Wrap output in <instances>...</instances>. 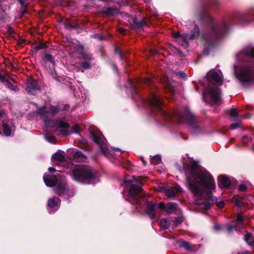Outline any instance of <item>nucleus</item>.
Returning a JSON list of instances; mask_svg holds the SVG:
<instances>
[{
	"instance_id": "bb28decb",
	"label": "nucleus",
	"mask_w": 254,
	"mask_h": 254,
	"mask_svg": "<svg viewBox=\"0 0 254 254\" xmlns=\"http://www.w3.org/2000/svg\"><path fill=\"white\" fill-rule=\"evenodd\" d=\"M151 163L154 165H157L161 162V158L160 155L154 156L151 159Z\"/></svg>"
},
{
	"instance_id": "423d86ee",
	"label": "nucleus",
	"mask_w": 254,
	"mask_h": 254,
	"mask_svg": "<svg viewBox=\"0 0 254 254\" xmlns=\"http://www.w3.org/2000/svg\"><path fill=\"white\" fill-rule=\"evenodd\" d=\"M203 99L207 103L212 105H219L221 103V92L215 85H209L203 92Z\"/></svg>"
},
{
	"instance_id": "864d4df0",
	"label": "nucleus",
	"mask_w": 254,
	"mask_h": 254,
	"mask_svg": "<svg viewBox=\"0 0 254 254\" xmlns=\"http://www.w3.org/2000/svg\"><path fill=\"white\" fill-rule=\"evenodd\" d=\"M112 149L115 151H121V150L119 148L113 147Z\"/></svg>"
},
{
	"instance_id": "393cba45",
	"label": "nucleus",
	"mask_w": 254,
	"mask_h": 254,
	"mask_svg": "<svg viewBox=\"0 0 254 254\" xmlns=\"http://www.w3.org/2000/svg\"><path fill=\"white\" fill-rule=\"evenodd\" d=\"M52 158L54 160L63 162L64 160V157L63 154L61 152H56L52 156Z\"/></svg>"
},
{
	"instance_id": "c9c22d12",
	"label": "nucleus",
	"mask_w": 254,
	"mask_h": 254,
	"mask_svg": "<svg viewBox=\"0 0 254 254\" xmlns=\"http://www.w3.org/2000/svg\"><path fill=\"white\" fill-rule=\"evenodd\" d=\"M240 127V124L239 122H237L236 123L232 124L231 125V128L233 129H236L237 128Z\"/></svg>"
},
{
	"instance_id": "6ab92c4d",
	"label": "nucleus",
	"mask_w": 254,
	"mask_h": 254,
	"mask_svg": "<svg viewBox=\"0 0 254 254\" xmlns=\"http://www.w3.org/2000/svg\"><path fill=\"white\" fill-rule=\"evenodd\" d=\"M2 130L6 136H10L14 131V127L13 126H9L7 124L2 125Z\"/></svg>"
},
{
	"instance_id": "6e6552de",
	"label": "nucleus",
	"mask_w": 254,
	"mask_h": 254,
	"mask_svg": "<svg viewBox=\"0 0 254 254\" xmlns=\"http://www.w3.org/2000/svg\"><path fill=\"white\" fill-rule=\"evenodd\" d=\"M199 34V28L197 26H195L193 31L190 35L184 34L181 35L178 32L173 33V37L176 39V41L180 44L182 46L185 48L188 47L189 40L194 39Z\"/></svg>"
},
{
	"instance_id": "7ed1b4c3",
	"label": "nucleus",
	"mask_w": 254,
	"mask_h": 254,
	"mask_svg": "<svg viewBox=\"0 0 254 254\" xmlns=\"http://www.w3.org/2000/svg\"><path fill=\"white\" fill-rule=\"evenodd\" d=\"M72 174L73 180L86 184L96 181L98 177L97 172L86 165H76Z\"/></svg>"
},
{
	"instance_id": "4468645a",
	"label": "nucleus",
	"mask_w": 254,
	"mask_h": 254,
	"mask_svg": "<svg viewBox=\"0 0 254 254\" xmlns=\"http://www.w3.org/2000/svg\"><path fill=\"white\" fill-rule=\"evenodd\" d=\"M157 204L153 202H149L147 204L146 213L149 215L150 218L152 220L156 219Z\"/></svg>"
},
{
	"instance_id": "bf43d9fd",
	"label": "nucleus",
	"mask_w": 254,
	"mask_h": 254,
	"mask_svg": "<svg viewBox=\"0 0 254 254\" xmlns=\"http://www.w3.org/2000/svg\"><path fill=\"white\" fill-rule=\"evenodd\" d=\"M177 50L178 51L179 54L180 55H182V53L180 51H179V50Z\"/></svg>"
},
{
	"instance_id": "f03ea898",
	"label": "nucleus",
	"mask_w": 254,
	"mask_h": 254,
	"mask_svg": "<svg viewBox=\"0 0 254 254\" xmlns=\"http://www.w3.org/2000/svg\"><path fill=\"white\" fill-rule=\"evenodd\" d=\"M148 103L153 110H156L165 119L173 118L178 124L186 123L189 126L190 131L194 134L201 132V128L196 124L197 118L191 113L189 108L186 107L183 112L177 111L174 114L167 113L161 109L162 102L158 95L152 93L148 100Z\"/></svg>"
},
{
	"instance_id": "20e7f679",
	"label": "nucleus",
	"mask_w": 254,
	"mask_h": 254,
	"mask_svg": "<svg viewBox=\"0 0 254 254\" xmlns=\"http://www.w3.org/2000/svg\"><path fill=\"white\" fill-rule=\"evenodd\" d=\"M43 180L48 187H51L56 186L55 191L60 195H69L70 191L66 187L65 179L62 175L57 174L54 176L45 174L43 176Z\"/></svg>"
},
{
	"instance_id": "aec40b11",
	"label": "nucleus",
	"mask_w": 254,
	"mask_h": 254,
	"mask_svg": "<svg viewBox=\"0 0 254 254\" xmlns=\"http://www.w3.org/2000/svg\"><path fill=\"white\" fill-rule=\"evenodd\" d=\"M177 244L179 248H184L186 250L188 251H190L192 249V247L190 246V244L183 240L181 239L178 240L177 242Z\"/></svg>"
},
{
	"instance_id": "4d7b16f0",
	"label": "nucleus",
	"mask_w": 254,
	"mask_h": 254,
	"mask_svg": "<svg viewBox=\"0 0 254 254\" xmlns=\"http://www.w3.org/2000/svg\"><path fill=\"white\" fill-rule=\"evenodd\" d=\"M94 37H96V38H99L100 39H102V37H101L99 36H98V35H95V36H94Z\"/></svg>"
},
{
	"instance_id": "7c9ffc66",
	"label": "nucleus",
	"mask_w": 254,
	"mask_h": 254,
	"mask_svg": "<svg viewBox=\"0 0 254 254\" xmlns=\"http://www.w3.org/2000/svg\"><path fill=\"white\" fill-rule=\"evenodd\" d=\"M143 82L145 84L148 86L152 85L153 84V81L148 77L145 78Z\"/></svg>"
},
{
	"instance_id": "58836bf2",
	"label": "nucleus",
	"mask_w": 254,
	"mask_h": 254,
	"mask_svg": "<svg viewBox=\"0 0 254 254\" xmlns=\"http://www.w3.org/2000/svg\"><path fill=\"white\" fill-rule=\"evenodd\" d=\"M158 207L161 209H165L166 210V206L164 203L161 202L158 204Z\"/></svg>"
},
{
	"instance_id": "473e14b6",
	"label": "nucleus",
	"mask_w": 254,
	"mask_h": 254,
	"mask_svg": "<svg viewBox=\"0 0 254 254\" xmlns=\"http://www.w3.org/2000/svg\"><path fill=\"white\" fill-rule=\"evenodd\" d=\"M70 133H76L79 130V127L78 126H74L72 127L70 129Z\"/></svg>"
},
{
	"instance_id": "f8f14e48",
	"label": "nucleus",
	"mask_w": 254,
	"mask_h": 254,
	"mask_svg": "<svg viewBox=\"0 0 254 254\" xmlns=\"http://www.w3.org/2000/svg\"><path fill=\"white\" fill-rule=\"evenodd\" d=\"M243 218L241 215H238L235 222L233 224H228L226 225V229L229 232H231L233 229H235L237 231H240V229L244 227Z\"/></svg>"
},
{
	"instance_id": "603ef678",
	"label": "nucleus",
	"mask_w": 254,
	"mask_h": 254,
	"mask_svg": "<svg viewBox=\"0 0 254 254\" xmlns=\"http://www.w3.org/2000/svg\"><path fill=\"white\" fill-rule=\"evenodd\" d=\"M238 254H250L247 251H245V252H242L241 253H239Z\"/></svg>"
},
{
	"instance_id": "ea45409f",
	"label": "nucleus",
	"mask_w": 254,
	"mask_h": 254,
	"mask_svg": "<svg viewBox=\"0 0 254 254\" xmlns=\"http://www.w3.org/2000/svg\"><path fill=\"white\" fill-rule=\"evenodd\" d=\"M46 139L48 141H49L51 143H54V142H55V138L53 136H49V137L46 136Z\"/></svg>"
},
{
	"instance_id": "09e8293b",
	"label": "nucleus",
	"mask_w": 254,
	"mask_h": 254,
	"mask_svg": "<svg viewBox=\"0 0 254 254\" xmlns=\"http://www.w3.org/2000/svg\"><path fill=\"white\" fill-rule=\"evenodd\" d=\"M214 228L216 230H219L222 229V226L221 225H215L214 226Z\"/></svg>"
},
{
	"instance_id": "cd10ccee",
	"label": "nucleus",
	"mask_w": 254,
	"mask_h": 254,
	"mask_svg": "<svg viewBox=\"0 0 254 254\" xmlns=\"http://www.w3.org/2000/svg\"><path fill=\"white\" fill-rule=\"evenodd\" d=\"M183 220L180 217H176L175 219L173 221L172 226L173 227H175L177 226L178 225L182 223Z\"/></svg>"
},
{
	"instance_id": "f257e3e1",
	"label": "nucleus",
	"mask_w": 254,
	"mask_h": 254,
	"mask_svg": "<svg viewBox=\"0 0 254 254\" xmlns=\"http://www.w3.org/2000/svg\"><path fill=\"white\" fill-rule=\"evenodd\" d=\"M188 188L195 197V203L205 210L208 209L214 201L211 191L215 188L213 177L194 161H190L186 170Z\"/></svg>"
},
{
	"instance_id": "e433bc0d",
	"label": "nucleus",
	"mask_w": 254,
	"mask_h": 254,
	"mask_svg": "<svg viewBox=\"0 0 254 254\" xmlns=\"http://www.w3.org/2000/svg\"><path fill=\"white\" fill-rule=\"evenodd\" d=\"M176 75L182 78H186V74L184 72H179L176 73Z\"/></svg>"
},
{
	"instance_id": "37998d69",
	"label": "nucleus",
	"mask_w": 254,
	"mask_h": 254,
	"mask_svg": "<svg viewBox=\"0 0 254 254\" xmlns=\"http://www.w3.org/2000/svg\"><path fill=\"white\" fill-rule=\"evenodd\" d=\"M175 189L179 192H181L183 191L182 188L178 185H177L175 187Z\"/></svg>"
},
{
	"instance_id": "2eb2a0df",
	"label": "nucleus",
	"mask_w": 254,
	"mask_h": 254,
	"mask_svg": "<svg viewBox=\"0 0 254 254\" xmlns=\"http://www.w3.org/2000/svg\"><path fill=\"white\" fill-rule=\"evenodd\" d=\"M226 114L229 116L230 119L232 121L239 122L241 121L243 118L242 116H239L238 112L235 108H231L226 110Z\"/></svg>"
},
{
	"instance_id": "49530a36",
	"label": "nucleus",
	"mask_w": 254,
	"mask_h": 254,
	"mask_svg": "<svg viewBox=\"0 0 254 254\" xmlns=\"http://www.w3.org/2000/svg\"><path fill=\"white\" fill-rule=\"evenodd\" d=\"M0 80L2 82H3L5 83V84H6L7 83V81H6V80H5L4 77L3 75H0Z\"/></svg>"
},
{
	"instance_id": "9d476101",
	"label": "nucleus",
	"mask_w": 254,
	"mask_h": 254,
	"mask_svg": "<svg viewBox=\"0 0 254 254\" xmlns=\"http://www.w3.org/2000/svg\"><path fill=\"white\" fill-rule=\"evenodd\" d=\"M133 180H131L128 178V187L130 185V189L128 192V195L133 196L138 194L141 190V183L138 178L132 177Z\"/></svg>"
},
{
	"instance_id": "4c0bfd02",
	"label": "nucleus",
	"mask_w": 254,
	"mask_h": 254,
	"mask_svg": "<svg viewBox=\"0 0 254 254\" xmlns=\"http://www.w3.org/2000/svg\"><path fill=\"white\" fill-rule=\"evenodd\" d=\"M45 57L47 60L51 62L52 63H54V61H53V58H52V56L51 55L47 54V55H46Z\"/></svg>"
},
{
	"instance_id": "de8ad7c7",
	"label": "nucleus",
	"mask_w": 254,
	"mask_h": 254,
	"mask_svg": "<svg viewBox=\"0 0 254 254\" xmlns=\"http://www.w3.org/2000/svg\"><path fill=\"white\" fill-rule=\"evenodd\" d=\"M119 31L122 34H125L126 33V30L122 28L119 29Z\"/></svg>"
},
{
	"instance_id": "a211bd4d",
	"label": "nucleus",
	"mask_w": 254,
	"mask_h": 254,
	"mask_svg": "<svg viewBox=\"0 0 254 254\" xmlns=\"http://www.w3.org/2000/svg\"><path fill=\"white\" fill-rule=\"evenodd\" d=\"M178 205L175 203H169L166 207V212L169 214L176 213L178 211Z\"/></svg>"
},
{
	"instance_id": "5fc2aeb1",
	"label": "nucleus",
	"mask_w": 254,
	"mask_h": 254,
	"mask_svg": "<svg viewBox=\"0 0 254 254\" xmlns=\"http://www.w3.org/2000/svg\"><path fill=\"white\" fill-rule=\"evenodd\" d=\"M244 18H242V19H241V21H240L241 24H243V25L245 24V22H244L243 21V19H244Z\"/></svg>"
},
{
	"instance_id": "39448f33",
	"label": "nucleus",
	"mask_w": 254,
	"mask_h": 254,
	"mask_svg": "<svg viewBox=\"0 0 254 254\" xmlns=\"http://www.w3.org/2000/svg\"><path fill=\"white\" fill-rule=\"evenodd\" d=\"M228 27L226 23H224L221 28H218L215 25L212 27L213 34L212 35H203V38L205 42L206 48L204 49V53L208 54L209 52L207 51L206 47L210 48L213 47L215 43L217 42L218 38L222 35L225 34L228 30Z\"/></svg>"
},
{
	"instance_id": "13d9d810",
	"label": "nucleus",
	"mask_w": 254,
	"mask_h": 254,
	"mask_svg": "<svg viewBox=\"0 0 254 254\" xmlns=\"http://www.w3.org/2000/svg\"><path fill=\"white\" fill-rule=\"evenodd\" d=\"M71 27V26H70V25H66V28H69V27Z\"/></svg>"
},
{
	"instance_id": "6e6d98bb",
	"label": "nucleus",
	"mask_w": 254,
	"mask_h": 254,
	"mask_svg": "<svg viewBox=\"0 0 254 254\" xmlns=\"http://www.w3.org/2000/svg\"><path fill=\"white\" fill-rule=\"evenodd\" d=\"M19 2L22 5L24 4V2L22 0H18Z\"/></svg>"
},
{
	"instance_id": "c756f323",
	"label": "nucleus",
	"mask_w": 254,
	"mask_h": 254,
	"mask_svg": "<svg viewBox=\"0 0 254 254\" xmlns=\"http://www.w3.org/2000/svg\"><path fill=\"white\" fill-rule=\"evenodd\" d=\"M166 90H167L168 91H170L171 94H174L175 92V90L174 89V87H173L171 83H170V81H168V83L165 85Z\"/></svg>"
},
{
	"instance_id": "c03bdc74",
	"label": "nucleus",
	"mask_w": 254,
	"mask_h": 254,
	"mask_svg": "<svg viewBox=\"0 0 254 254\" xmlns=\"http://www.w3.org/2000/svg\"><path fill=\"white\" fill-rule=\"evenodd\" d=\"M217 205L220 208H222L224 206V202L223 201H219L217 203Z\"/></svg>"
},
{
	"instance_id": "5701e85b",
	"label": "nucleus",
	"mask_w": 254,
	"mask_h": 254,
	"mask_svg": "<svg viewBox=\"0 0 254 254\" xmlns=\"http://www.w3.org/2000/svg\"><path fill=\"white\" fill-rule=\"evenodd\" d=\"M160 227L163 229H166L170 225V222L166 218L162 219L159 223Z\"/></svg>"
},
{
	"instance_id": "c85d7f7f",
	"label": "nucleus",
	"mask_w": 254,
	"mask_h": 254,
	"mask_svg": "<svg viewBox=\"0 0 254 254\" xmlns=\"http://www.w3.org/2000/svg\"><path fill=\"white\" fill-rule=\"evenodd\" d=\"M123 188V196H125V193L127 189V182L126 178H124V181L121 183V188Z\"/></svg>"
},
{
	"instance_id": "1a4fd4ad",
	"label": "nucleus",
	"mask_w": 254,
	"mask_h": 254,
	"mask_svg": "<svg viewBox=\"0 0 254 254\" xmlns=\"http://www.w3.org/2000/svg\"><path fill=\"white\" fill-rule=\"evenodd\" d=\"M91 134L93 140L99 145V147L104 155L109 157L111 154L109 150L107 147L106 140L102 134L99 132H91Z\"/></svg>"
},
{
	"instance_id": "9b49d317",
	"label": "nucleus",
	"mask_w": 254,
	"mask_h": 254,
	"mask_svg": "<svg viewBox=\"0 0 254 254\" xmlns=\"http://www.w3.org/2000/svg\"><path fill=\"white\" fill-rule=\"evenodd\" d=\"M54 127L56 128V131L60 136H65L70 134L69 126L65 122L61 120L58 121Z\"/></svg>"
},
{
	"instance_id": "a19ab883",
	"label": "nucleus",
	"mask_w": 254,
	"mask_h": 254,
	"mask_svg": "<svg viewBox=\"0 0 254 254\" xmlns=\"http://www.w3.org/2000/svg\"><path fill=\"white\" fill-rule=\"evenodd\" d=\"M47 48V47L46 46V45H44V44L37 45V46L35 47V49H36V50H39V49H43V48Z\"/></svg>"
},
{
	"instance_id": "a18cd8bd",
	"label": "nucleus",
	"mask_w": 254,
	"mask_h": 254,
	"mask_svg": "<svg viewBox=\"0 0 254 254\" xmlns=\"http://www.w3.org/2000/svg\"><path fill=\"white\" fill-rule=\"evenodd\" d=\"M82 66L85 69H87L89 67V64L87 62L83 63Z\"/></svg>"
},
{
	"instance_id": "ddd939ff",
	"label": "nucleus",
	"mask_w": 254,
	"mask_h": 254,
	"mask_svg": "<svg viewBox=\"0 0 254 254\" xmlns=\"http://www.w3.org/2000/svg\"><path fill=\"white\" fill-rule=\"evenodd\" d=\"M206 77L210 82L211 81L218 83L222 81L221 75L218 72L213 70H211L207 73Z\"/></svg>"
},
{
	"instance_id": "8fccbe9b",
	"label": "nucleus",
	"mask_w": 254,
	"mask_h": 254,
	"mask_svg": "<svg viewBox=\"0 0 254 254\" xmlns=\"http://www.w3.org/2000/svg\"><path fill=\"white\" fill-rule=\"evenodd\" d=\"M77 50L80 51L81 53H82L83 51V47L81 46H79L78 47H77Z\"/></svg>"
},
{
	"instance_id": "052dcab7",
	"label": "nucleus",
	"mask_w": 254,
	"mask_h": 254,
	"mask_svg": "<svg viewBox=\"0 0 254 254\" xmlns=\"http://www.w3.org/2000/svg\"><path fill=\"white\" fill-rule=\"evenodd\" d=\"M133 23H135V20H133Z\"/></svg>"
},
{
	"instance_id": "79ce46f5",
	"label": "nucleus",
	"mask_w": 254,
	"mask_h": 254,
	"mask_svg": "<svg viewBox=\"0 0 254 254\" xmlns=\"http://www.w3.org/2000/svg\"><path fill=\"white\" fill-rule=\"evenodd\" d=\"M246 14L254 16V8H252L251 9L247 11Z\"/></svg>"
},
{
	"instance_id": "72a5a7b5",
	"label": "nucleus",
	"mask_w": 254,
	"mask_h": 254,
	"mask_svg": "<svg viewBox=\"0 0 254 254\" xmlns=\"http://www.w3.org/2000/svg\"><path fill=\"white\" fill-rule=\"evenodd\" d=\"M234 204L237 206H241L243 205V202L241 200L236 199L234 200Z\"/></svg>"
},
{
	"instance_id": "f3484780",
	"label": "nucleus",
	"mask_w": 254,
	"mask_h": 254,
	"mask_svg": "<svg viewBox=\"0 0 254 254\" xmlns=\"http://www.w3.org/2000/svg\"><path fill=\"white\" fill-rule=\"evenodd\" d=\"M61 201L59 198L54 197L48 201V207L57 210L59 208Z\"/></svg>"
},
{
	"instance_id": "e2e57ef3",
	"label": "nucleus",
	"mask_w": 254,
	"mask_h": 254,
	"mask_svg": "<svg viewBox=\"0 0 254 254\" xmlns=\"http://www.w3.org/2000/svg\"><path fill=\"white\" fill-rule=\"evenodd\" d=\"M127 82H128V83L129 82V80H128H128H127Z\"/></svg>"
},
{
	"instance_id": "a878e982",
	"label": "nucleus",
	"mask_w": 254,
	"mask_h": 254,
	"mask_svg": "<svg viewBox=\"0 0 254 254\" xmlns=\"http://www.w3.org/2000/svg\"><path fill=\"white\" fill-rule=\"evenodd\" d=\"M220 183L224 187H227L230 185V180L226 177H222Z\"/></svg>"
},
{
	"instance_id": "3c124183",
	"label": "nucleus",
	"mask_w": 254,
	"mask_h": 254,
	"mask_svg": "<svg viewBox=\"0 0 254 254\" xmlns=\"http://www.w3.org/2000/svg\"><path fill=\"white\" fill-rule=\"evenodd\" d=\"M49 171L51 172V173H53V172H55L56 170L55 168H52V167H50L49 169H48Z\"/></svg>"
},
{
	"instance_id": "dca6fc26",
	"label": "nucleus",
	"mask_w": 254,
	"mask_h": 254,
	"mask_svg": "<svg viewBox=\"0 0 254 254\" xmlns=\"http://www.w3.org/2000/svg\"><path fill=\"white\" fill-rule=\"evenodd\" d=\"M38 89L37 81L31 80L29 81L26 87V90L28 92L34 94Z\"/></svg>"
},
{
	"instance_id": "f704fd0d",
	"label": "nucleus",
	"mask_w": 254,
	"mask_h": 254,
	"mask_svg": "<svg viewBox=\"0 0 254 254\" xmlns=\"http://www.w3.org/2000/svg\"><path fill=\"white\" fill-rule=\"evenodd\" d=\"M6 85L9 88H10L12 90L17 91L18 90L16 86H15L13 85L10 84L8 82H7Z\"/></svg>"
},
{
	"instance_id": "4be33fe9",
	"label": "nucleus",
	"mask_w": 254,
	"mask_h": 254,
	"mask_svg": "<svg viewBox=\"0 0 254 254\" xmlns=\"http://www.w3.org/2000/svg\"><path fill=\"white\" fill-rule=\"evenodd\" d=\"M245 241L249 246L254 245V237L253 236L252 234L250 233H247L244 236Z\"/></svg>"
},
{
	"instance_id": "680f3d73",
	"label": "nucleus",
	"mask_w": 254,
	"mask_h": 254,
	"mask_svg": "<svg viewBox=\"0 0 254 254\" xmlns=\"http://www.w3.org/2000/svg\"><path fill=\"white\" fill-rule=\"evenodd\" d=\"M127 164H128V166H129V161H128Z\"/></svg>"
},
{
	"instance_id": "2f4dec72",
	"label": "nucleus",
	"mask_w": 254,
	"mask_h": 254,
	"mask_svg": "<svg viewBox=\"0 0 254 254\" xmlns=\"http://www.w3.org/2000/svg\"><path fill=\"white\" fill-rule=\"evenodd\" d=\"M247 189V186L244 184H240L238 188V190L240 191H245Z\"/></svg>"
},
{
	"instance_id": "b1692460",
	"label": "nucleus",
	"mask_w": 254,
	"mask_h": 254,
	"mask_svg": "<svg viewBox=\"0 0 254 254\" xmlns=\"http://www.w3.org/2000/svg\"><path fill=\"white\" fill-rule=\"evenodd\" d=\"M165 194L170 198H175V193L173 189L171 187L166 188L164 190Z\"/></svg>"
},
{
	"instance_id": "0eeeda50",
	"label": "nucleus",
	"mask_w": 254,
	"mask_h": 254,
	"mask_svg": "<svg viewBox=\"0 0 254 254\" xmlns=\"http://www.w3.org/2000/svg\"><path fill=\"white\" fill-rule=\"evenodd\" d=\"M59 111L58 108L46 105L38 109V114L47 126H51L50 122L53 115Z\"/></svg>"
},
{
	"instance_id": "412c9836",
	"label": "nucleus",
	"mask_w": 254,
	"mask_h": 254,
	"mask_svg": "<svg viewBox=\"0 0 254 254\" xmlns=\"http://www.w3.org/2000/svg\"><path fill=\"white\" fill-rule=\"evenodd\" d=\"M73 159L76 162H84L86 156L80 152H76L73 155Z\"/></svg>"
}]
</instances>
